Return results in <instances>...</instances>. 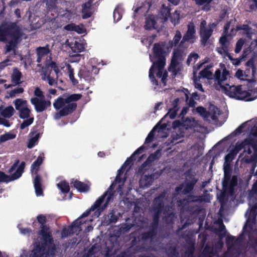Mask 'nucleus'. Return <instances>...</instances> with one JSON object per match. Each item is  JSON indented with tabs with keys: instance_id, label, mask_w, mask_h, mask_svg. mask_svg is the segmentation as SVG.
Returning a JSON list of instances; mask_svg holds the SVG:
<instances>
[{
	"instance_id": "f257e3e1",
	"label": "nucleus",
	"mask_w": 257,
	"mask_h": 257,
	"mask_svg": "<svg viewBox=\"0 0 257 257\" xmlns=\"http://www.w3.org/2000/svg\"><path fill=\"white\" fill-rule=\"evenodd\" d=\"M257 57V52H253L252 56L247 62V65L253 66L252 76L253 78L244 80L246 81L247 91L243 90L241 85L229 86L226 83V95L229 97L235 98L238 100H242L246 101H250L257 98V78L256 68L255 65V60Z\"/></svg>"
},
{
	"instance_id": "f03ea898",
	"label": "nucleus",
	"mask_w": 257,
	"mask_h": 257,
	"mask_svg": "<svg viewBox=\"0 0 257 257\" xmlns=\"http://www.w3.org/2000/svg\"><path fill=\"white\" fill-rule=\"evenodd\" d=\"M166 196L165 192H162L154 199V204L152 208V222L149 226V230L142 233V240L147 241L153 239L157 234L158 228L161 215L164 207V200Z\"/></svg>"
},
{
	"instance_id": "7ed1b4c3",
	"label": "nucleus",
	"mask_w": 257,
	"mask_h": 257,
	"mask_svg": "<svg viewBox=\"0 0 257 257\" xmlns=\"http://www.w3.org/2000/svg\"><path fill=\"white\" fill-rule=\"evenodd\" d=\"M39 234L42 236V240L37 244L32 251L45 253V257H54L56 247L54 243L53 238L47 225L41 226Z\"/></svg>"
},
{
	"instance_id": "20e7f679",
	"label": "nucleus",
	"mask_w": 257,
	"mask_h": 257,
	"mask_svg": "<svg viewBox=\"0 0 257 257\" xmlns=\"http://www.w3.org/2000/svg\"><path fill=\"white\" fill-rule=\"evenodd\" d=\"M24 33L17 22L7 21L4 32V40L1 42H6L9 40L6 46L7 52H10L22 40Z\"/></svg>"
},
{
	"instance_id": "39448f33",
	"label": "nucleus",
	"mask_w": 257,
	"mask_h": 257,
	"mask_svg": "<svg viewBox=\"0 0 257 257\" xmlns=\"http://www.w3.org/2000/svg\"><path fill=\"white\" fill-rule=\"evenodd\" d=\"M82 97L81 94H72L65 97H59L54 102L53 105L56 109H62L59 111V117L68 115L72 113L77 107L75 101Z\"/></svg>"
},
{
	"instance_id": "423d86ee",
	"label": "nucleus",
	"mask_w": 257,
	"mask_h": 257,
	"mask_svg": "<svg viewBox=\"0 0 257 257\" xmlns=\"http://www.w3.org/2000/svg\"><path fill=\"white\" fill-rule=\"evenodd\" d=\"M184 174L186 179L183 183L175 188V192L177 194L182 192L184 195L192 194L198 182V179L194 174H192L191 169L187 170Z\"/></svg>"
},
{
	"instance_id": "0eeeda50",
	"label": "nucleus",
	"mask_w": 257,
	"mask_h": 257,
	"mask_svg": "<svg viewBox=\"0 0 257 257\" xmlns=\"http://www.w3.org/2000/svg\"><path fill=\"white\" fill-rule=\"evenodd\" d=\"M243 240V233L240 234L238 237L231 236L226 230V244H231L230 247L226 251V257L228 254H230L231 257H239L241 253L240 246Z\"/></svg>"
},
{
	"instance_id": "6e6552de",
	"label": "nucleus",
	"mask_w": 257,
	"mask_h": 257,
	"mask_svg": "<svg viewBox=\"0 0 257 257\" xmlns=\"http://www.w3.org/2000/svg\"><path fill=\"white\" fill-rule=\"evenodd\" d=\"M43 161V158L41 156H39L31 166L32 173H34L36 175L33 183L36 194L37 196L43 195V191L42 188V178L38 174L40 166L42 164Z\"/></svg>"
},
{
	"instance_id": "1a4fd4ad",
	"label": "nucleus",
	"mask_w": 257,
	"mask_h": 257,
	"mask_svg": "<svg viewBox=\"0 0 257 257\" xmlns=\"http://www.w3.org/2000/svg\"><path fill=\"white\" fill-rule=\"evenodd\" d=\"M167 44L165 42L155 43L153 48V58L156 60L153 64L162 65L166 64V57L170 51L166 49Z\"/></svg>"
},
{
	"instance_id": "9d476101",
	"label": "nucleus",
	"mask_w": 257,
	"mask_h": 257,
	"mask_svg": "<svg viewBox=\"0 0 257 257\" xmlns=\"http://www.w3.org/2000/svg\"><path fill=\"white\" fill-rule=\"evenodd\" d=\"M166 64L163 63L162 65H159L158 64H153L149 70V77L152 83V84L155 86H158V81L156 79L154 73L156 69L158 70V72L156 74L157 77L162 78V82L166 84L167 77L168 76V73L166 71H164V66Z\"/></svg>"
},
{
	"instance_id": "9b49d317",
	"label": "nucleus",
	"mask_w": 257,
	"mask_h": 257,
	"mask_svg": "<svg viewBox=\"0 0 257 257\" xmlns=\"http://www.w3.org/2000/svg\"><path fill=\"white\" fill-rule=\"evenodd\" d=\"M196 110L204 119L209 121L216 122L218 120L217 116L220 114V110L215 105H211L207 111L203 106H198Z\"/></svg>"
},
{
	"instance_id": "f8f14e48",
	"label": "nucleus",
	"mask_w": 257,
	"mask_h": 257,
	"mask_svg": "<svg viewBox=\"0 0 257 257\" xmlns=\"http://www.w3.org/2000/svg\"><path fill=\"white\" fill-rule=\"evenodd\" d=\"M206 21L202 20L200 26L199 34L201 38L200 42L203 46L206 45L208 40L212 35L213 29L216 26L214 23H210L206 27Z\"/></svg>"
},
{
	"instance_id": "ddd939ff",
	"label": "nucleus",
	"mask_w": 257,
	"mask_h": 257,
	"mask_svg": "<svg viewBox=\"0 0 257 257\" xmlns=\"http://www.w3.org/2000/svg\"><path fill=\"white\" fill-rule=\"evenodd\" d=\"M253 140L250 138H246L241 142H237L232 148L226 155L225 161L226 163L230 164V163L235 159L238 153L242 149H246V146H249L252 143Z\"/></svg>"
},
{
	"instance_id": "4468645a",
	"label": "nucleus",
	"mask_w": 257,
	"mask_h": 257,
	"mask_svg": "<svg viewBox=\"0 0 257 257\" xmlns=\"http://www.w3.org/2000/svg\"><path fill=\"white\" fill-rule=\"evenodd\" d=\"M25 165V162H22L16 172L11 176L8 175L5 172L0 171V183L2 182L8 183L19 178L24 171Z\"/></svg>"
},
{
	"instance_id": "2eb2a0df",
	"label": "nucleus",
	"mask_w": 257,
	"mask_h": 257,
	"mask_svg": "<svg viewBox=\"0 0 257 257\" xmlns=\"http://www.w3.org/2000/svg\"><path fill=\"white\" fill-rule=\"evenodd\" d=\"M238 184V178L236 175H233L229 179H227V183H226L225 194H226V203L228 200L229 197H234L235 187Z\"/></svg>"
},
{
	"instance_id": "dca6fc26",
	"label": "nucleus",
	"mask_w": 257,
	"mask_h": 257,
	"mask_svg": "<svg viewBox=\"0 0 257 257\" xmlns=\"http://www.w3.org/2000/svg\"><path fill=\"white\" fill-rule=\"evenodd\" d=\"M222 169L224 172L223 177L222 179V190L219 194H217V199L220 203L219 212L222 217H224L225 213V161L222 165Z\"/></svg>"
},
{
	"instance_id": "f3484780",
	"label": "nucleus",
	"mask_w": 257,
	"mask_h": 257,
	"mask_svg": "<svg viewBox=\"0 0 257 257\" xmlns=\"http://www.w3.org/2000/svg\"><path fill=\"white\" fill-rule=\"evenodd\" d=\"M187 31L184 35L182 40L180 41L179 47H181L183 46L184 43L186 42H189L190 43H193L194 39L196 37L195 36L196 31L195 26L193 24H189L187 27Z\"/></svg>"
},
{
	"instance_id": "a211bd4d",
	"label": "nucleus",
	"mask_w": 257,
	"mask_h": 257,
	"mask_svg": "<svg viewBox=\"0 0 257 257\" xmlns=\"http://www.w3.org/2000/svg\"><path fill=\"white\" fill-rule=\"evenodd\" d=\"M249 59L245 63L246 68L243 71L240 69H238L235 74V76L240 80H247L253 78L252 76V67L253 66L247 65V62Z\"/></svg>"
},
{
	"instance_id": "6ab92c4d",
	"label": "nucleus",
	"mask_w": 257,
	"mask_h": 257,
	"mask_svg": "<svg viewBox=\"0 0 257 257\" xmlns=\"http://www.w3.org/2000/svg\"><path fill=\"white\" fill-rule=\"evenodd\" d=\"M31 102L35 106V110L38 112L45 110L51 105L50 101L45 100L44 99H39L37 97L31 98Z\"/></svg>"
},
{
	"instance_id": "aec40b11",
	"label": "nucleus",
	"mask_w": 257,
	"mask_h": 257,
	"mask_svg": "<svg viewBox=\"0 0 257 257\" xmlns=\"http://www.w3.org/2000/svg\"><path fill=\"white\" fill-rule=\"evenodd\" d=\"M189 203H208L210 202L211 196L208 193H204L201 195H195L192 194H188L186 196Z\"/></svg>"
},
{
	"instance_id": "412c9836",
	"label": "nucleus",
	"mask_w": 257,
	"mask_h": 257,
	"mask_svg": "<svg viewBox=\"0 0 257 257\" xmlns=\"http://www.w3.org/2000/svg\"><path fill=\"white\" fill-rule=\"evenodd\" d=\"M160 152V150H158L155 151L154 153L151 154L146 160L142 164V165L139 168V172L144 173L145 170H146L147 167H150L152 165V163L156 160L159 159L160 156H159Z\"/></svg>"
},
{
	"instance_id": "4be33fe9",
	"label": "nucleus",
	"mask_w": 257,
	"mask_h": 257,
	"mask_svg": "<svg viewBox=\"0 0 257 257\" xmlns=\"http://www.w3.org/2000/svg\"><path fill=\"white\" fill-rule=\"evenodd\" d=\"M144 248V247L142 245H132L115 257H133L135 254L142 251Z\"/></svg>"
},
{
	"instance_id": "5701e85b",
	"label": "nucleus",
	"mask_w": 257,
	"mask_h": 257,
	"mask_svg": "<svg viewBox=\"0 0 257 257\" xmlns=\"http://www.w3.org/2000/svg\"><path fill=\"white\" fill-rule=\"evenodd\" d=\"M191 215H198L200 213V225L205 217V210L202 206L188 205L185 210Z\"/></svg>"
},
{
	"instance_id": "b1692460",
	"label": "nucleus",
	"mask_w": 257,
	"mask_h": 257,
	"mask_svg": "<svg viewBox=\"0 0 257 257\" xmlns=\"http://www.w3.org/2000/svg\"><path fill=\"white\" fill-rule=\"evenodd\" d=\"M220 66L222 68V75H221V71L217 69L214 73V79L217 82L218 85L223 91H225V85L222 84L223 81L225 80V64L221 63Z\"/></svg>"
},
{
	"instance_id": "393cba45",
	"label": "nucleus",
	"mask_w": 257,
	"mask_h": 257,
	"mask_svg": "<svg viewBox=\"0 0 257 257\" xmlns=\"http://www.w3.org/2000/svg\"><path fill=\"white\" fill-rule=\"evenodd\" d=\"M70 184L80 192H86L90 189V187L88 185L77 179H72L70 181Z\"/></svg>"
},
{
	"instance_id": "a878e982",
	"label": "nucleus",
	"mask_w": 257,
	"mask_h": 257,
	"mask_svg": "<svg viewBox=\"0 0 257 257\" xmlns=\"http://www.w3.org/2000/svg\"><path fill=\"white\" fill-rule=\"evenodd\" d=\"M92 2L89 0L88 2L82 5V18L83 19H86L91 17L93 12L91 11Z\"/></svg>"
},
{
	"instance_id": "bb28decb",
	"label": "nucleus",
	"mask_w": 257,
	"mask_h": 257,
	"mask_svg": "<svg viewBox=\"0 0 257 257\" xmlns=\"http://www.w3.org/2000/svg\"><path fill=\"white\" fill-rule=\"evenodd\" d=\"M116 184L113 182L111 185L109 187L107 190L100 197L103 196V202L104 201L105 198L106 197V201L103 205V207L105 208L108 205L110 201L113 199L114 194V188Z\"/></svg>"
},
{
	"instance_id": "cd10ccee",
	"label": "nucleus",
	"mask_w": 257,
	"mask_h": 257,
	"mask_svg": "<svg viewBox=\"0 0 257 257\" xmlns=\"http://www.w3.org/2000/svg\"><path fill=\"white\" fill-rule=\"evenodd\" d=\"M168 71L172 73L173 77H175L181 71V67L179 65L178 61L171 60V63L168 67Z\"/></svg>"
},
{
	"instance_id": "c85d7f7f",
	"label": "nucleus",
	"mask_w": 257,
	"mask_h": 257,
	"mask_svg": "<svg viewBox=\"0 0 257 257\" xmlns=\"http://www.w3.org/2000/svg\"><path fill=\"white\" fill-rule=\"evenodd\" d=\"M118 219V217L115 214L113 210H112L107 215L104 216L102 223L104 225H108L112 223H115Z\"/></svg>"
},
{
	"instance_id": "c756f323",
	"label": "nucleus",
	"mask_w": 257,
	"mask_h": 257,
	"mask_svg": "<svg viewBox=\"0 0 257 257\" xmlns=\"http://www.w3.org/2000/svg\"><path fill=\"white\" fill-rule=\"evenodd\" d=\"M179 99L178 98L175 99L172 102V107L169 109L168 113L166 114L165 116H169V117L173 119H174L177 114V112L179 109L178 107Z\"/></svg>"
},
{
	"instance_id": "7c9ffc66",
	"label": "nucleus",
	"mask_w": 257,
	"mask_h": 257,
	"mask_svg": "<svg viewBox=\"0 0 257 257\" xmlns=\"http://www.w3.org/2000/svg\"><path fill=\"white\" fill-rule=\"evenodd\" d=\"M181 33L179 30H177L176 32V34L173 40L169 41L168 43L167 44L166 49L168 50V51H170L171 49L174 46H176L177 45H178L179 43V42L181 41Z\"/></svg>"
},
{
	"instance_id": "2f4dec72",
	"label": "nucleus",
	"mask_w": 257,
	"mask_h": 257,
	"mask_svg": "<svg viewBox=\"0 0 257 257\" xmlns=\"http://www.w3.org/2000/svg\"><path fill=\"white\" fill-rule=\"evenodd\" d=\"M165 250L169 257H178L179 256V252L176 244H173L172 243H167L165 247Z\"/></svg>"
},
{
	"instance_id": "473e14b6",
	"label": "nucleus",
	"mask_w": 257,
	"mask_h": 257,
	"mask_svg": "<svg viewBox=\"0 0 257 257\" xmlns=\"http://www.w3.org/2000/svg\"><path fill=\"white\" fill-rule=\"evenodd\" d=\"M78 75L87 81H91L94 79V76L92 75V72L90 71L89 67H84L81 69L79 72Z\"/></svg>"
},
{
	"instance_id": "72a5a7b5",
	"label": "nucleus",
	"mask_w": 257,
	"mask_h": 257,
	"mask_svg": "<svg viewBox=\"0 0 257 257\" xmlns=\"http://www.w3.org/2000/svg\"><path fill=\"white\" fill-rule=\"evenodd\" d=\"M103 196L99 197L95 201V202H94L93 205H92L91 206L90 208L88 210H87L84 212H83L82 213V214L81 215V216L80 217V218H84L85 217L88 216L90 214L91 211H94L95 209H97L98 207H99L101 205V204L103 203Z\"/></svg>"
},
{
	"instance_id": "f704fd0d",
	"label": "nucleus",
	"mask_w": 257,
	"mask_h": 257,
	"mask_svg": "<svg viewBox=\"0 0 257 257\" xmlns=\"http://www.w3.org/2000/svg\"><path fill=\"white\" fill-rule=\"evenodd\" d=\"M157 22L153 15H149L146 18L144 28L146 30H151L155 29V26Z\"/></svg>"
},
{
	"instance_id": "c9c22d12",
	"label": "nucleus",
	"mask_w": 257,
	"mask_h": 257,
	"mask_svg": "<svg viewBox=\"0 0 257 257\" xmlns=\"http://www.w3.org/2000/svg\"><path fill=\"white\" fill-rule=\"evenodd\" d=\"M221 47H217L216 51L225 58V26L223 27L221 37L219 39Z\"/></svg>"
},
{
	"instance_id": "e433bc0d",
	"label": "nucleus",
	"mask_w": 257,
	"mask_h": 257,
	"mask_svg": "<svg viewBox=\"0 0 257 257\" xmlns=\"http://www.w3.org/2000/svg\"><path fill=\"white\" fill-rule=\"evenodd\" d=\"M236 30H243V34L246 35V38L250 40L252 39V35L253 34V33L251 32V28L248 25L243 24L237 26L236 27Z\"/></svg>"
},
{
	"instance_id": "4c0bfd02",
	"label": "nucleus",
	"mask_w": 257,
	"mask_h": 257,
	"mask_svg": "<svg viewBox=\"0 0 257 257\" xmlns=\"http://www.w3.org/2000/svg\"><path fill=\"white\" fill-rule=\"evenodd\" d=\"M247 126V122H245L240 124L231 134L226 137V141L229 140L231 137H236L245 132V127Z\"/></svg>"
},
{
	"instance_id": "58836bf2",
	"label": "nucleus",
	"mask_w": 257,
	"mask_h": 257,
	"mask_svg": "<svg viewBox=\"0 0 257 257\" xmlns=\"http://www.w3.org/2000/svg\"><path fill=\"white\" fill-rule=\"evenodd\" d=\"M216 250L213 246L206 245L202 251L203 257H213L215 254Z\"/></svg>"
},
{
	"instance_id": "ea45409f",
	"label": "nucleus",
	"mask_w": 257,
	"mask_h": 257,
	"mask_svg": "<svg viewBox=\"0 0 257 257\" xmlns=\"http://www.w3.org/2000/svg\"><path fill=\"white\" fill-rule=\"evenodd\" d=\"M22 77V73L21 72L16 69L12 75L11 79L12 82L14 84V85H17L20 84L21 82V79Z\"/></svg>"
},
{
	"instance_id": "a19ab883",
	"label": "nucleus",
	"mask_w": 257,
	"mask_h": 257,
	"mask_svg": "<svg viewBox=\"0 0 257 257\" xmlns=\"http://www.w3.org/2000/svg\"><path fill=\"white\" fill-rule=\"evenodd\" d=\"M49 45L47 44L44 47H39L36 49L37 55L42 56L43 57L48 55L50 53Z\"/></svg>"
},
{
	"instance_id": "79ce46f5",
	"label": "nucleus",
	"mask_w": 257,
	"mask_h": 257,
	"mask_svg": "<svg viewBox=\"0 0 257 257\" xmlns=\"http://www.w3.org/2000/svg\"><path fill=\"white\" fill-rule=\"evenodd\" d=\"M57 186L64 194H67L70 191L69 183L65 180L60 181L57 184Z\"/></svg>"
},
{
	"instance_id": "37998d69",
	"label": "nucleus",
	"mask_w": 257,
	"mask_h": 257,
	"mask_svg": "<svg viewBox=\"0 0 257 257\" xmlns=\"http://www.w3.org/2000/svg\"><path fill=\"white\" fill-rule=\"evenodd\" d=\"M16 109L17 110H21L23 108L27 107V101L21 98L16 99L14 101Z\"/></svg>"
},
{
	"instance_id": "c03bdc74",
	"label": "nucleus",
	"mask_w": 257,
	"mask_h": 257,
	"mask_svg": "<svg viewBox=\"0 0 257 257\" xmlns=\"http://www.w3.org/2000/svg\"><path fill=\"white\" fill-rule=\"evenodd\" d=\"M15 110L13 106H9L6 107L1 112V115L5 118H10L14 113Z\"/></svg>"
},
{
	"instance_id": "a18cd8bd",
	"label": "nucleus",
	"mask_w": 257,
	"mask_h": 257,
	"mask_svg": "<svg viewBox=\"0 0 257 257\" xmlns=\"http://www.w3.org/2000/svg\"><path fill=\"white\" fill-rule=\"evenodd\" d=\"M154 176V174L145 175L143 179L141 180V184L145 187H149L153 182Z\"/></svg>"
},
{
	"instance_id": "49530a36",
	"label": "nucleus",
	"mask_w": 257,
	"mask_h": 257,
	"mask_svg": "<svg viewBox=\"0 0 257 257\" xmlns=\"http://www.w3.org/2000/svg\"><path fill=\"white\" fill-rule=\"evenodd\" d=\"M182 127L185 130H189L195 127L193 120L187 117L185 120L182 119Z\"/></svg>"
},
{
	"instance_id": "de8ad7c7",
	"label": "nucleus",
	"mask_w": 257,
	"mask_h": 257,
	"mask_svg": "<svg viewBox=\"0 0 257 257\" xmlns=\"http://www.w3.org/2000/svg\"><path fill=\"white\" fill-rule=\"evenodd\" d=\"M250 214H252L253 216V218L255 219L257 215V204H255L253 205L250 211V213L249 214L248 217L247 218V221L245 223V225L243 227V230H244L246 228V225H248V223L250 222Z\"/></svg>"
},
{
	"instance_id": "09e8293b",
	"label": "nucleus",
	"mask_w": 257,
	"mask_h": 257,
	"mask_svg": "<svg viewBox=\"0 0 257 257\" xmlns=\"http://www.w3.org/2000/svg\"><path fill=\"white\" fill-rule=\"evenodd\" d=\"M195 248L194 243H192L189 245L185 252V254L187 257H194Z\"/></svg>"
},
{
	"instance_id": "8fccbe9b",
	"label": "nucleus",
	"mask_w": 257,
	"mask_h": 257,
	"mask_svg": "<svg viewBox=\"0 0 257 257\" xmlns=\"http://www.w3.org/2000/svg\"><path fill=\"white\" fill-rule=\"evenodd\" d=\"M30 109L28 107L23 108L19 111V116L22 119L28 118L30 116Z\"/></svg>"
},
{
	"instance_id": "3c124183",
	"label": "nucleus",
	"mask_w": 257,
	"mask_h": 257,
	"mask_svg": "<svg viewBox=\"0 0 257 257\" xmlns=\"http://www.w3.org/2000/svg\"><path fill=\"white\" fill-rule=\"evenodd\" d=\"M49 67H51V69H53L56 74H58L59 72V69L58 66L57 65L56 63L54 61H51L49 63H46L45 69L47 70L49 69Z\"/></svg>"
},
{
	"instance_id": "603ef678",
	"label": "nucleus",
	"mask_w": 257,
	"mask_h": 257,
	"mask_svg": "<svg viewBox=\"0 0 257 257\" xmlns=\"http://www.w3.org/2000/svg\"><path fill=\"white\" fill-rule=\"evenodd\" d=\"M183 51L180 48L174 49L171 60L178 61V59L182 57Z\"/></svg>"
},
{
	"instance_id": "864d4df0",
	"label": "nucleus",
	"mask_w": 257,
	"mask_h": 257,
	"mask_svg": "<svg viewBox=\"0 0 257 257\" xmlns=\"http://www.w3.org/2000/svg\"><path fill=\"white\" fill-rule=\"evenodd\" d=\"M15 137L16 136L13 134L6 133L4 135L0 136V142H5L8 140L14 139Z\"/></svg>"
},
{
	"instance_id": "5fc2aeb1",
	"label": "nucleus",
	"mask_w": 257,
	"mask_h": 257,
	"mask_svg": "<svg viewBox=\"0 0 257 257\" xmlns=\"http://www.w3.org/2000/svg\"><path fill=\"white\" fill-rule=\"evenodd\" d=\"M157 128V126L156 125L154 128L152 130V131L149 133L148 136L147 137L145 144H148L153 142L154 136H155V132Z\"/></svg>"
},
{
	"instance_id": "6e6d98bb",
	"label": "nucleus",
	"mask_w": 257,
	"mask_h": 257,
	"mask_svg": "<svg viewBox=\"0 0 257 257\" xmlns=\"http://www.w3.org/2000/svg\"><path fill=\"white\" fill-rule=\"evenodd\" d=\"M177 203L178 204V206L181 207V209H184V210H186V209L187 208V207L190 203H189L186 196L183 199L178 200L177 201Z\"/></svg>"
},
{
	"instance_id": "4d7b16f0",
	"label": "nucleus",
	"mask_w": 257,
	"mask_h": 257,
	"mask_svg": "<svg viewBox=\"0 0 257 257\" xmlns=\"http://www.w3.org/2000/svg\"><path fill=\"white\" fill-rule=\"evenodd\" d=\"M56 0H46V5L47 9L49 11H52L56 9Z\"/></svg>"
},
{
	"instance_id": "13d9d810",
	"label": "nucleus",
	"mask_w": 257,
	"mask_h": 257,
	"mask_svg": "<svg viewBox=\"0 0 257 257\" xmlns=\"http://www.w3.org/2000/svg\"><path fill=\"white\" fill-rule=\"evenodd\" d=\"M81 218L79 217L72 222V223L70 225V229L71 231L74 230V228H80V226L83 223L81 220Z\"/></svg>"
},
{
	"instance_id": "bf43d9fd",
	"label": "nucleus",
	"mask_w": 257,
	"mask_h": 257,
	"mask_svg": "<svg viewBox=\"0 0 257 257\" xmlns=\"http://www.w3.org/2000/svg\"><path fill=\"white\" fill-rule=\"evenodd\" d=\"M24 88L22 87H17L14 89L11 90L9 94L10 97H14L16 96L17 94L22 93L24 92Z\"/></svg>"
},
{
	"instance_id": "052dcab7",
	"label": "nucleus",
	"mask_w": 257,
	"mask_h": 257,
	"mask_svg": "<svg viewBox=\"0 0 257 257\" xmlns=\"http://www.w3.org/2000/svg\"><path fill=\"white\" fill-rule=\"evenodd\" d=\"M244 44V40L242 39H240L237 41L234 50L236 53H238L240 52Z\"/></svg>"
},
{
	"instance_id": "680f3d73",
	"label": "nucleus",
	"mask_w": 257,
	"mask_h": 257,
	"mask_svg": "<svg viewBox=\"0 0 257 257\" xmlns=\"http://www.w3.org/2000/svg\"><path fill=\"white\" fill-rule=\"evenodd\" d=\"M34 117H30L26 120H25L20 125V128L22 130L25 128L26 127L31 125L34 121Z\"/></svg>"
},
{
	"instance_id": "e2e57ef3",
	"label": "nucleus",
	"mask_w": 257,
	"mask_h": 257,
	"mask_svg": "<svg viewBox=\"0 0 257 257\" xmlns=\"http://www.w3.org/2000/svg\"><path fill=\"white\" fill-rule=\"evenodd\" d=\"M245 162L247 164L257 163V154H253L250 157H245Z\"/></svg>"
},
{
	"instance_id": "0e129e2a",
	"label": "nucleus",
	"mask_w": 257,
	"mask_h": 257,
	"mask_svg": "<svg viewBox=\"0 0 257 257\" xmlns=\"http://www.w3.org/2000/svg\"><path fill=\"white\" fill-rule=\"evenodd\" d=\"M199 55L196 53H191L189 54L187 58V63L189 65L193 59L194 60V62L199 58Z\"/></svg>"
},
{
	"instance_id": "69168bd1",
	"label": "nucleus",
	"mask_w": 257,
	"mask_h": 257,
	"mask_svg": "<svg viewBox=\"0 0 257 257\" xmlns=\"http://www.w3.org/2000/svg\"><path fill=\"white\" fill-rule=\"evenodd\" d=\"M226 57H228L229 59L232 61V64L235 66L238 65L240 63L242 59L241 58L236 59L232 58V57L230 56V54L226 50Z\"/></svg>"
},
{
	"instance_id": "338daca9",
	"label": "nucleus",
	"mask_w": 257,
	"mask_h": 257,
	"mask_svg": "<svg viewBox=\"0 0 257 257\" xmlns=\"http://www.w3.org/2000/svg\"><path fill=\"white\" fill-rule=\"evenodd\" d=\"M122 17V14L118 8H115L113 12L114 20L116 22L119 21Z\"/></svg>"
},
{
	"instance_id": "774afa93",
	"label": "nucleus",
	"mask_w": 257,
	"mask_h": 257,
	"mask_svg": "<svg viewBox=\"0 0 257 257\" xmlns=\"http://www.w3.org/2000/svg\"><path fill=\"white\" fill-rule=\"evenodd\" d=\"M37 219L38 222L41 224V226L46 225L47 219L45 215L43 214H40L37 216Z\"/></svg>"
}]
</instances>
